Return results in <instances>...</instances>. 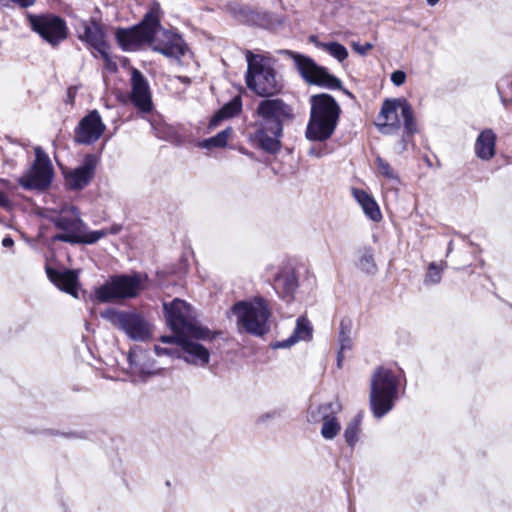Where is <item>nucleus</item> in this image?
<instances>
[{"instance_id": "obj_22", "label": "nucleus", "mask_w": 512, "mask_h": 512, "mask_svg": "<svg viewBox=\"0 0 512 512\" xmlns=\"http://www.w3.org/2000/svg\"><path fill=\"white\" fill-rule=\"evenodd\" d=\"M46 273L49 280L54 283L60 290L65 291L75 298H78V275L75 271H58L47 266Z\"/></svg>"}, {"instance_id": "obj_43", "label": "nucleus", "mask_w": 512, "mask_h": 512, "mask_svg": "<svg viewBox=\"0 0 512 512\" xmlns=\"http://www.w3.org/2000/svg\"><path fill=\"white\" fill-rule=\"evenodd\" d=\"M0 206L3 208L10 207V201H9L7 195L3 192H0Z\"/></svg>"}, {"instance_id": "obj_7", "label": "nucleus", "mask_w": 512, "mask_h": 512, "mask_svg": "<svg viewBox=\"0 0 512 512\" xmlns=\"http://www.w3.org/2000/svg\"><path fill=\"white\" fill-rule=\"evenodd\" d=\"M166 319L169 327L174 332L188 334L196 339H212V333L206 327L200 326L195 321V314L189 304L180 299L164 303Z\"/></svg>"}, {"instance_id": "obj_8", "label": "nucleus", "mask_w": 512, "mask_h": 512, "mask_svg": "<svg viewBox=\"0 0 512 512\" xmlns=\"http://www.w3.org/2000/svg\"><path fill=\"white\" fill-rule=\"evenodd\" d=\"M247 86L260 96H270L279 90L274 69L259 55L247 51Z\"/></svg>"}, {"instance_id": "obj_27", "label": "nucleus", "mask_w": 512, "mask_h": 512, "mask_svg": "<svg viewBox=\"0 0 512 512\" xmlns=\"http://www.w3.org/2000/svg\"><path fill=\"white\" fill-rule=\"evenodd\" d=\"M352 328L353 323L349 318H344L340 322L339 326V334H338V344L339 351L337 354V365L340 368L342 366V361L344 359V353L346 351H350L353 346L352 342Z\"/></svg>"}, {"instance_id": "obj_42", "label": "nucleus", "mask_w": 512, "mask_h": 512, "mask_svg": "<svg viewBox=\"0 0 512 512\" xmlns=\"http://www.w3.org/2000/svg\"><path fill=\"white\" fill-rule=\"evenodd\" d=\"M154 350H155V353L157 356H161V355H172V350L170 349H167V348H162L158 345H155L154 347Z\"/></svg>"}, {"instance_id": "obj_34", "label": "nucleus", "mask_w": 512, "mask_h": 512, "mask_svg": "<svg viewBox=\"0 0 512 512\" xmlns=\"http://www.w3.org/2000/svg\"><path fill=\"white\" fill-rule=\"evenodd\" d=\"M317 46L340 62L344 61L348 57L347 49L338 42L318 43Z\"/></svg>"}, {"instance_id": "obj_2", "label": "nucleus", "mask_w": 512, "mask_h": 512, "mask_svg": "<svg viewBox=\"0 0 512 512\" xmlns=\"http://www.w3.org/2000/svg\"><path fill=\"white\" fill-rule=\"evenodd\" d=\"M401 376L395 371L380 366L371 375L369 403L376 418L389 413L398 399Z\"/></svg>"}, {"instance_id": "obj_4", "label": "nucleus", "mask_w": 512, "mask_h": 512, "mask_svg": "<svg viewBox=\"0 0 512 512\" xmlns=\"http://www.w3.org/2000/svg\"><path fill=\"white\" fill-rule=\"evenodd\" d=\"M240 331L262 337L270 331L272 311L268 301L262 296L238 301L232 308Z\"/></svg>"}, {"instance_id": "obj_9", "label": "nucleus", "mask_w": 512, "mask_h": 512, "mask_svg": "<svg viewBox=\"0 0 512 512\" xmlns=\"http://www.w3.org/2000/svg\"><path fill=\"white\" fill-rule=\"evenodd\" d=\"M101 316L134 341L145 342L152 336L150 323L135 311H121L110 308L103 311Z\"/></svg>"}, {"instance_id": "obj_11", "label": "nucleus", "mask_w": 512, "mask_h": 512, "mask_svg": "<svg viewBox=\"0 0 512 512\" xmlns=\"http://www.w3.org/2000/svg\"><path fill=\"white\" fill-rule=\"evenodd\" d=\"M142 289V277L139 274L117 275L96 288L95 298L99 302H112L118 299L134 298Z\"/></svg>"}, {"instance_id": "obj_25", "label": "nucleus", "mask_w": 512, "mask_h": 512, "mask_svg": "<svg viewBox=\"0 0 512 512\" xmlns=\"http://www.w3.org/2000/svg\"><path fill=\"white\" fill-rule=\"evenodd\" d=\"M351 192L354 199L361 206L366 217L374 222H379L382 219L380 208L370 194L358 188H352Z\"/></svg>"}, {"instance_id": "obj_26", "label": "nucleus", "mask_w": 512, "mask_h": 512, "mask_svg": "<svg viewBox=\"0 0 512 512\" xmlns=\"http://www.w3.org/2000/svg\"><path fill=\"white\" fill-rule=\"evenodd\" d=\"M342 410L338 400L311 406L308 410L307 419L310 423H319L336 416Z\"/></svg>"}, {"instance_id": "obj_32", "label": "nucleus", "mask_w": 512, "mask_h": 512, "mask_svg": "<svg viewBox=\"0 0 512 512\" xmlns=\"http://www.w3.org/2000/svg\"><path fill=\"white\" fill-rule=\"evenodd\" d=\"M358 267L368 274H374L377 271V265L371 248H364L360 251Z\"/></svg>"}, {"instance_id": "obj_3", "label": "nucleus", "mask_w": 512, "mask_h": 512, "mask_svg": "<svg viewBox=\"0 0 512 512\" xmlns=\"http://www.w3.org/2000/svg\"><path fill=\"white\" fill-rule=\"evenodd\" d=\"M340 115V107L336 100L328 94L311 97L310 120L306 129V137L312 141H326L333 134Z\"/></svg>"}, {"instance_id": "obj_24", "label": "nucleus", "mask_w": 512, "mask_h": 512, "mask_svg": "<svg viewBox=\"0 0 512 512\" xmlns=\"http://www.w3.org/2000/svg\"><path fill=\"white\" fill-rule=\"evenodd\" d=\"M476 156L484 161L492 159L496 154V134L492 129H484L476 138L474 145Z\"/></svg>"}, {"instance_id": "obj_18", "label": "nucleus", "mask_w": 512, "mask_h": 512, "mask_svg": "<svg viewBox=\"0 0 512 512\" xmlns=\"http://www.w3.org/2000/svg\"><path fill=\"white\" fill-rule=\"evenodd\" d=\"M78 37L81 41L86 42L89 46L94 48L105 62H110L105 34L102 26L98 22L94 20L81 22L78 28Z\"/></svg>"}, {"instance_id": "obj_44", "label": "nucleus", "mask_w": 512, "mask_h": 512, "mask_svg": "<svg viewBox=\"0 0 512 512\" xmlns=\"http://www.w3.org/2000/svg\"><path fill=\"white\" fill-rule=\"evenodd\" d=\"M2 245L4 247H12L14 245V241L11 237H5L3 240H2Z\"/></svg>"}, {"instance_id": "obj_41", "label": "nucleus", "mask_w": 512, "mask_h": 512, "mask_svg": "<svg viewBox=\"0 0 512 512\" xmlns=\"http://www.w3.org/2000/svg\"><path fill=\"white\" fill-rule=\"evenodd\" d=\"M176 335L175 336H162L161 337V341L163 343H175L178 345V340L182 337H186V336H189L188 334H185V333H181V332H175Z\"/></svg>"}, {"instance_id": "obj_45", "label": "nucleus", "mask_w": 512, "mask_h": 512, "mask_svg": "<svg viewBox=\"0 0 512 512\" xmlns=\"http://www.w3.org/2000/svg\"><path fill=\"white\" fill-rule=\"evenodd\" d=\"M429 6H435L440 0H426Z\"/></svg>"}, {"instance_id": "obj_36", "label": "nucleus", "mask_w": 512, "mask_h": 512, "mask_svg": "<svg viewBox=\"0 0 512 512\" xmlns=\"http://www.w3.org/2000/svg\"><path fill=\"white\" fill-rule=\"evenodd\" d=\"M121 228L122 227L120 225L114 224L109 228H103L97 231H90L87 233V238L85 240L86 244H94L101 238H104L108 235L118 234L121 231Z\"/></svg>"}, {"instance_id": "obj_14", "label": "nucleus", "mask_w": 512, "mask_h": 512, "mask_svg": "<svg viewBox=\"0 0 512 512\" xmlns=\"http://www.w3.org/2000/svg\"><path fill=\"white\" fill-rule=\"evenodd\" d=\"M29 22L33 31L52 46L58 45L67 37L66 23L56 15H31L29 16Z\"/></svg>"}, {"instance_id": "obj_5", "label": "nucleus", "mask_w": 512, "mask_h": 512, "mask_svg": "<svg viewBox=\"0 0 512 512\" xmlns=\"http://www.w3.org/2000/svg\"><path fill=\"white\" fill-rule=\"evenodd\" d=\"M399 112L403 119V126L408 135L417 131L414 113L411 105L404 98L386 99L381 107L375 123L378 130L384 135L397 134L401 127Z\"/></svg>"}, {"instance_id": "obj_16", "label": "nucleus", "mask_w": 512, "mask_h": 512, "mask_svg": "<svg viewBox=\"0 0 512 512\" xmlns=\"http://www.w3.org/2000/svg\"><path fill=\"white\" fill-rule=\"evenodd\" d=\"M149 44L154 51L176 60L183 57L188 50L181 36L167 30L162 31L159 35L156 34Z\"/></svg>"}, {"instance_id": "obj_13", "label": "nucleus", "mask_w": 512, "mask_h": 512, "mask_svg": "<svg viewBox=\"0 0 512 512\" xmlns=\"http://www.w3.org/2000/svg\"><path fill=\"white\" fill-rule=\"evenodd\" d=\"M53 167L48 155L41 147L35 148V161L32 167L22 175L18 183L28 190H44L52 182Z\"/></svg>"}, {"instance_id": "obj_10", "label": "nucleus", "mask_w": 512, "mask_h": 512, "mask_svg": "<svg viewBox=\"0 0 512 512\" xmlns=\"http://www.w3.org/2000/svg\"><path fill=\"white\" fill-rule=\"evenodd\" d=\"M160 28L159 18L152 12L147 13L138 25L131 28H119L115 36L120 47L125 51H134L143 44L152 41Z\"/></svg>"}, {"instance_id": "obj_19", "label": "nucleus", "mask_w": 512, "mask_h": 512, "mask_svg": "<svg viewBox=\"0 0 512 512\" xmlns=\"http://www.w3.org/2000/svg\"><path fill=\"white\" fill-rule=\"evenodd\" d=\"M130 84V99L134 106L143 113L152 111L153 103L150 87L148 81L139 70H132Z\"/></svg>"}, {"instance_id": "obj_30", "label": "nucleus", "mask_w": 512, "mask_h": 512, "mask_svg": "<svg viewBox=\"0 0 512 512\" xmlns=\"http://www.w3.org/2000/svg\"><path fill=\"white\" fill-rule=\"evenodd\" d=\"M362 416L356 415L346 426L344 431V438L346 443L353 448L358 442L359 434L361 432Z\"/></svg>"}, {"instance_id": "obj_35", "label": "nucleus", "mask_w": 512, "mask_h": 512, "mask_svg": "<svg viewBox=\"0 0 512 512\" xmlns=\"http://www.w3.org/2000/svg\"><path fill=\"white\" fill-rule=\"evenodd\" d=\"M341 430V424L337 417H330L328 420L322 422L321 436L326 440L334 439Z\"/></svg>"}, {"instance_id": "obj_28", "label": "nucleus", "mask_w": 512, "mask_h": 512, "mask_svg": "<svg viewBox=\"0 0 512 512\" xmlns=\"http://www.w3.org/2000/svg\"><path fill=\"white\" fill-rule=\"evenodd\" d=\"M285 271L276 277V288L281 289L282 297H292L298 288V280L293 270L287 269Z\"/></svg>"}, {"instance_id": "obj_6", "label": "nucleus", "mask_w": 512, "mask_h": 512, "mask_svg": "<svg viewBox=\"0 0 512 512\" xmlns=\"http://www.w3.org/2000/svg\"><path fill=\"white\" fill-rule=\"evenodd\" d=\"M46 218L51 221L62 233L53 237L54 241L71 244H86V225L80 218L78 209L73 205L64 204L59 209L47 210Z\"/></svg>"}, {"instance_id": "obj_38", "label": "nucleus", "mask_w": 512, "mask_h": 512, "mask_svg": "<svg viewBox=\"0 0 512 512\" xmlns=\"http://www.w3.org/2000/svg\"><path fill=\"white\" fill-rule=\"evenodd\" d=\"M406 80V74L401 70H396L391 74V81L396 86H401Z\"/></svg>"}, {"instance_id": "obj_39", "label": "nucleus", "mask_w": 512, "mask_h": 512, "mask_svg": "<svg viewBox=\"0 0 512 512\" xmlns=\"http://www.w3.org/2000/svg\"><path fill=\"white\" fill-rule=\"evenodd\" d=\"M352 48L354 49L355 52H357L358 54L364 56L367 54V52L369 50H371L373 48V45L371 43H365L364 45H361L357 42H353L352 43Z\"/></svg>"}, {"instance_id": "obj_40", "label": "nucleus", "mask_w": 512, "mask_h": 512, "mask_svg": "<svg viewBox=\"0 0 512 512\" xmlns=\"http://www.w3.org/2000/svg\"><path fill=\"white\" fill-rule=\"evenodd\" d=\"M280 416H281V410L274 409V410H272L270 412H266V413L260 415L259 418H258V421L260 423H265V422H267L270 419L278 418Z\"/></svg>"}, {"instance_id": "obj_17", "label": "nucleus", "mask_w": 512, "mask_h": 512, "mask_svg": "<svg viewBox=\"0 0 512 512\" xmlns=\"http://www.w3.org/2000/svg\"><path fill=\"white\" fill-rule=\"evenodd\" d=\"M98 159L93 154H87L81 165L64 172L65 182L71 190H82L94 178Z\"/></svg>"}, {"instance_id": "obj_46", "label": "nucleus", "mask_w": 512, "mask_h": 512, "mask_svg": "<svg viewBox=\"0 0 512 512\" xmlns=\"http://www.w3.org/2000/svg\"><path fill=\"white\" fill-rule=\"evenodd\" d=\"M453 250V242L450 241L449 244H448V249H447V255H449Z\"/></svg>"}, {"instance_id": "obj_23", "label": "nucleus", "mask_w": 512, "mask_h": 512, "mask_svg": "<svg viewBox=\"0 0 512 512\" xmlns=\"http://www.w3.org/2000/svg\"><path fill=\"white\" fill-rule=\"evenodd\" d=\"M313 336V327L306 317H299L296 320L295 328L292 334L282 341H278L272 345L274 349L290 348L300 341H310Z\"/></svg>"}, {"instance_id": "obj_15", "label": "nucleus", "mask_w": 512, "mask_h": 512, "mask_svg": "<svg viewBox=\"0 0 512 512\" xmlns=\"http://www.w3.org/2000/svg\"><path fill=\"white\" fill-rule=\"evenodd\" d=\"M106 130V125L97 110L84 116L75 128L74 139L79 144L91 145L98 141Z\"/></svg>"}, {"instance_id": "obj_12", "label": "nucleus", "mask_w": 512, "mask_h": 512, "mask_svg": "<svg viewBox=\"0 0 512 512\" xmlns=\"http://www.w3.org/2000/svg\"><path fill=\"white\" fill-rule=\"evenodd\" d=\"M282 52L294 60L298 72L306 82L329 89L341 88V81L329 74L325 68L318 66L311 58L290 50Z\"/></svg>"}, {"instance_id": "obj_20", "label": "nucleus", "mask_w": 512, "mask_h": 512, "mask_svg": "<svg viewBox=\"0 0 512 512\" xmlns=\"http://www.w3.org/2000/svg\"><path fill=\"white\" fill-rule=\"evenodd\" d=\"M128 361L133 382L145 380L147 376L157 372L155 361L150 357L149 352L140 347L136 346L130 350Z\"/></svg>"}, {"instance_id": "obj_21", "label": "nucleus", "mask_w": 512, "mask_h": 512, "mask_svg": "<svg viewBox=\"0 0 512 512\" xmlns=\"http://www.w3.org/2000/svg\"><path fill=\"white\" fill-rule=\"evenodd\" d=\"M192 336L182 337L178 345L182 348V358L189 364L204 367L210 361V353L202 344L196 342Z\"/></svg>"}, {"instance_id": "obj_33", "label": "nucleus", "mask_w": 512, "mask_h": 512, "mask_svg": "<svg viewBox=\"0 0 512 512\" xmlns=\"http://www.w3.org/2000/svg\"><path fill=\"white\" fill-rule=\"evenodd\" d=\"M446 263L442 262L438 265L435 262H431L428 265L427 273L425 275L424 283L426 285H435L440 283L442 279V273L445 270Z\"/></svg>"}, {"instance_id": "obj_31", "label": "nucleus", "mask_w": 512, "mask_h": 512, "mask_svg": "<svg viewBox=\"0 0 512 512\" xmlns=\"http://www.w3.org/2000/svg\"><path fill=\"white\" fill-rule=\"evenodd\" d=\"M233 130L231 128H226L223 131L219 132L217 135L205 139L199 143L201 148H214V147H225L227 145L228 139L232 135Z\"/></svg>"}, {"instance_id": "obj_37", "label": "nucleus", "mask_w": 512, "mask_h": 512, "mask_svg": "<svg viewBox=\"0 0 512 512\" xmlns=\"http://www.w3.org/2000/svg\"><path fill=\"white\" fill-rule=\"evenodd\" d=\"M376 167H377L378 173L381 176L387 178L388 180H391V181H394L397 183L399 182L398 174L396 173V171L392 168V166L386 160H384L380 156H378L376 158Z\"/></svg>"}, {"instance_id": "obj_1", "label": "nucleus", "mask_w": 512, "mask_h": 512, "mask_svg": "<svg viewBox=\"0 0 512 512\" xmlns=\"http://www.w3.org/2000/svg\"><path fill=\"white\" fill-rule=\"evenodd\" d=\"M255 139L266 152L277 153L281 148L283 124L293 117L292 109L281 99L262 100L256 109Z\"/></svg>"}, {"instance_id": "obj_29", "label": "nucleus", "mask_w": 512, "mask_h": 512, "mask_svg": "<svg viewBox=\"0 0 512 512\" xmlns=\"http://www.w3.org/2000/svg\"><path fill=\"white\" fill-rule=\"evenodd\" d=\"M241 110V100L236 97L231 100L229 103L224 105L211 119L210 127H215L219 124L223 119L233 117Z\"/></svg>"}]
</instances>
